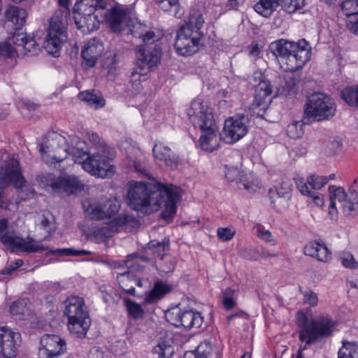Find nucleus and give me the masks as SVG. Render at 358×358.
Here are the masks:
<instances>
[{
    "instance_id": "1",
    "label": "nucleus",
    "mask_w": 358,
    "mask_h": 358,
    "mask_svg": "<svg viewBox=\"0 0 358 358\" xmlns=\"http://www.w3.org/2000/svg\"><path fill=\"white\" fill-rule=\"evenodd\" d=\"M179 188L172 184L163 185L155 181L145 183L131 182L127 193L128 203L130 207L141 211L150 208L155 210L164 202V209L161 213L162 219L171 221L176 213V203L180 201Z\"/></svg>"
},
{
    "instance_id": "2",
    "label": "nucleus",
    "mask_w": 358,
    "mask_h": 358,
    "mask_svg": "<svg viewBox=\"0 0 358 358\" xmlns=\"http://www.w3.org/2000/svg\"><path fill=\"white\" fill-rule=\"evenodd\" d=\"M269 48L285 71L294 72L310 59L311 48L305 39L297 43L280 39L272 42Z\"/></svg>"
},
{
    "instance_id": "3",
    "label": "nucleus",
    "mask_w": 358,
    "mask_h": 358,
    "mask_svg": "<svg viewBox=\"0 0 358 358\" xmlns=\"http://www.w3.org/2000/svg\"><path fill=\"white\" fill-rule=\"evenodd\" d=\"M299 337L306 345H312L317 341L330 336L336 322L328 315H321L315 319L309 320L301 313L299 315Z\"/></svg>"
},
{
    "instance_id": "4",
    "label": "nucleus",
    "mask_w": 358,
    "mask_h": 358,
    "mask_svg": "<svg viewBox=\"0 0 358 358\" xmlns=\"http://www.w3.org/2000/svg\"><path fill=\"white\" fill-rule=\"evenodd\" d=\"M111 151L106 145H101L97 149L90 148L85 158L78 163L91 175L102 178L108 177L113 173V168L110 164Z\"/></svg>"
},
{
    "instance_id": "5",
    "label": "nucleus",
    "mask_w": 358,
    "mask_h": 358,
    "mask_svg": "<svg viewBox=\"0 0 358 358\" xmlns=\"http://www.w3.org/2000/svg\"><path fill=\"white\" fill-rule=\"evenodd\" d=\"M150 261V259L147 257L139 256L136 254H132L127 257L124 263L128 268V271L117 275L119 285L125 293L134 296L135 286L143 287L149 284L147 280L141 279L134 273L142 271L144 268V265L142 263H147Z\"/></svg>"
},
{
    "instance_id": "6",
    "label": "nucleus",
    "mask_w": 358,
    "mask_h": 358,
    "mask_svg": "<svg viewBox=\"0 0 358 358\" xmlns=\"http://www.w3.org/2000/svg\"><path fill=\"white\" fill-rule=\"evenodd\" d=\"M336 105L326 94L317 92L310 95L304 109V123L322 121L333 117L336 113Z\"/></svg>"
},
{
    "instance_id": "7",
    "label": "nucleus",
    "mask_w": 358,
    "mask_h": 358,
    "mask_svg": "<svg viewBox=\"0 0 358 358\" xmlns=\"http://www.w3.org/2000/svg\"><path fill=\"white\" fill-rule=\"evenodd\" d=\"M136 67L131 72V83L140 80L141 76L158 65L161 61V48L157 44L145 43L136 50Z\"/></svg>"
},
{
    "instance_id": "8",
    "label": "nucleus",
    "mask_w": 358,
    "mask_h": 358,
    "mask_svg": "<svg viewBox=\"0 0 358 358\" xmlns=\"http://www.w3.org/2000/svg\"><path fill=\"white\" fill-rule=\"evenodd\" d=\"M67 15L63 13H55L50 20V26L44 43L47 52L57 57L62 43L66 41Z\"/></svg>"
},
{
    "instance_id": "9",
    "label": "nucleus",
    "mask_w": 358,
    "mask_h": 358,
    "mask_svg": "<svg viewBox=\"0 0 358 358\" xmlns=\"http://www.w3.org/2000/svg\"><path fill=\"white\" fill-rule=\"evenodd\" d=\"M330 203L338 202L346 216L358 215V177L349 187L348 194L342 187H329Z\"/></svg>"
},
{
    "instance_id": "10",
    "label": "nucleus",
    "mask_w": 358,
    "mask_h": 358,
    "mask_svg": "<svg viewBox=\"0 0 358 358\" xmlns=\"http://www.w3.org/2000/svg\"><path fill=\"white\" fill-rule=\"evenodd\" d=\"M187 115L193 126L200 130H213L217 127L213 109L201 99L197 98L191 103Z\"/></svg>"
},
{
    "instance_id": "11",
    "label": "nucleus",
    "mask_w": 358,
    "mask_h": 358,
    "mask_svg": "<svg viewBox=\"0 0 358 358\" xmlns=\"http://www.w3.org/2000/svg\"><path fill=\"white\" fill-rule=\"evenodd\" d=\"M248 117L244 114H238L227 119L224 122L221 138L229 144L236 143L242 138L248 131Z\"/></svg>"
},
{
    "instance_id": "12",
    "label": "nucleus",
    "mask_w": 358,
    "mask_h": 358,
    "mask_svg": "<svg viewBox=\"0 0 358 358\" xmlns=\"http://www.w3.org/2000/svg\"><path fill=\"white\" fill-rule=\"evenodd\" d=\"M201 36V32H192L190 29L180 27L175 40L176 52L182 56L196 53L199 50Z\"/></svg>"
},
{
    "instance_id": "13",
    "label": "nucleus",
    "mask_w": 358,
    "mask_h": 358,
    "mask_svg": "<svg viewBox=\"0 0 358 358\" xmlns=\"http://www.w3.org/2000/svg\"><path fill=\"white\" fill-rule=\"evenodd\" d=\"M83 206L87 215L97 220L110 218L120 209L118 201L110 199L85 201Z\"/></svg>"
},
{
    "instance_id": "14",
    "label": "nucleus",
    "mask_w": 358,
    "mask_h": 358,
    "mask_svg": "<svg viewBox=\"0 0 358 358\" xmlns=\"http://www.w3.org/2000/svg\"><path fill=\"white\" fill-rule=\"evenodd\" d=\"M167 321L176 327L185 329L199 328L203 324V318L200 313L192 310H181L174 308L166 313Z\"/></svg>"
},
{
    "instance_id": "15",
    "label": "nucleus",
    "mask_w": 358,
    "mask_h": 358,
    "mask_svg": "<svg viewBox=\"0 0 358 358\" xmlns=\"http://www.w3.org/2000/svg\"><path fill=\"white\" fill-rule=\"evenodd\" d=\"M0 241L11 252L21 250L26 252H35L45 249L40 242L32 238L26 241L18 236L14 231H6L1 236Z\"/></svg>"
},
{
    "instance_id": "16",
    "label": "nucleus",
    "mask_w": 358,
    "mask_h": 358,
    "mask_svg": "<svg viewBox=\"0 0 358 358\" xmlns=\"http://www.w3.org/2000/svg\"><path fill=\"white\" fill-rule=\"evenodd\" d=\"M66 351L65 340L57 335L45 334L41 339L38 358H59Z\"/></svg>"
},
{
    "instance_id": "17",
    "label": "nucleus",
    "mask_w": 358,
    "mask_h": 358,
    "mask_svg": "<svg viewBox=\"0 0 358 358\" xmlns=\"http://www.w3.org/2000/svg\"><path fill=\"white\" fill-rule=\"evenodd\" d=\"M21 345V335L7 327H0V358H15Z\"/></svg>"
},
{
    "instance_id": "18",
    "label": "nucleus",
    "mask_w": 358,
    "mask_h": 358,
    "mask_svg": "<svg viewBox=\"0 0 358 358\" xmlns=\"http://www.w3.org/2000/svg\"><path fill=\"white\" fill-rule=\"evenodd\" d=\"M105 19L113 32L120 33L129 26L130 10L124 5H115L106 11Z\"/></svg>"
},
{
    "instance_id": "19",
    "label": "nucleus",
    "mask_w": 358,
    "mask_h": 358,
    "mask_svg": "<svg viewBox=\"0 0 358 358\" xmlns=\"http://www.w3.org/2000/svg\"><path fill=\"white\" fill-rule=\"evenodd\" d=\"M48 185L55 193L64 192L67 194H76L84 189V183L75 176H65L55 178L50 176Z\"/></svg>"
},
{
    "instance_id": "20",
    "label": "nucleus",
    "mask_w": 358,
    "mask_h": 358,
    "mask_svg": "<svg viewBox=\"0 0 358 358\" xmlns=\"http://www.w3.org/2000/svg\"><path fill=\"white\" fill-rule=\"evenodd\" d=\"M67 139L59 134L52 132L48 134L44 141L40 145V151L42 153L48 154L50 157L57 162H62L66 158L65 156H57L55 152H63L65 154V147Z\"/></svg>"
},
{
    "instance_id": "21",
    "label": "nucleus",
    "mask_w": 358,
    "mask_h": 358,
    "mask_svg": "<svg viewBox=\"0 0 358 358\" xmlns=\"http://www.w3.org/2000/svg\"><path fill=\"white\" fill-rule=\"evenodd\" d=\"M225 177L229 182H236L239 185L238 188L247 190L249 192L256 191L259 182L252 173H244L236 167L226 168Z\"/></svg>"
},
{
    "instance_id": "22",
    "label": "nucleus",
    "mask_w": 358,
    "mask_h": 358,
    "mask_svg": "<svg viewBox=\"0 0 358 358\" xmlns=\"http://www.w3.org/2000/svg\"><path fill=\"white\" fill-rule=\"evenodd\" d=\"M155 159L159 166H166L171 169L177 167L178 157L171 150L162 143H156L152 149Z\"/></svg>"
},
{
    "instance_id": "23",
    "label": "nucleus",
    "mask_w": 358,
    "mask_h": 358,
    "mask_svg": "<svg viewBox=\"0 0 358 358\" xmlns=\"http://www.w3.org/2000/svg\"><path fill=\"white\" fill-rule=\"evenodd\" d=\"M340 8L346 17V27L348 30L358 35V0H344Z\"/></svg>"
},
{
    "instance_id": "24",
    "label": "nucleus",
    "mask_w": 358,
    "mask_h": 358,
    "mask_svg": "<svg viewBox=\"0 0 358 358\" xmlns=\"http://www.w3.org/2000/svg\"><path fill=\"white\" fill-rule=\"evenodd\" d=\"M74 20L77 28L83 34H90L97 30L100 26L98 15L92 13V10L88 12H80L74 14Z\"/></svg>"
},
{
    "instance_id": "25",
    "label": "nucleus",
    "mask_w": 358,
    "mask_h": 358,
    "mask_svg": "<svg viewBox=\"0 0 358 358\" xmlns=\"http://www.w3.org/2000/svg\"><path fill=\"white\" fill-rule=\"evenodd\" d=\"M64 315L69 320L89 317L87 307L83 298L72 296L64 302Z\"/></svg>"
},
{
    "instance_id": "26",
    "label": "nucleus",
    "mask_w": 358,
    "mask_h": 358,
    "mask_svg": "<svg viewBox=\"0 0 358 358\" xmlns=\"http://www.w3.org/2000/svg\"><path fill=\"white\" fill-rule=\"evenodd\" d=\"M85 143L80 140L77 136H69L66 146L65 147V154H69L76 158V162L81 161L89 153V150H85Z\"/></svg>"
},
{
    "instance_id": "27",
    "label": "nucleus",
    "mask_w": 358,
    "mask_h": 358,
    "mask_svg": "<svg viewBox=\"0 0 358 358\" xmlns=\"http://www.w3.org/2000/svg\"><path fill=\"white\" fill-rule=\"evenodd\" d=\"M103 50L101 44L96 42L95 40L90 41L82 50L81 55L85 64L90 66H95L98 57Z\"/></svg>"
},
{
    "instance_id": "28",
    "label": "nucleus",
    "mask_w": 358,
    "mask_h": 358,
    "mask_svg": "<svg viewBox=\"0 0 358 358\" xmlns=\"http://www.w3.org/2000/svg\"><path fill=\"white\" fill-rule=\"evenodd\" d=\"M203 132L199 138V145L203 150L213 152L219 147L220 140L217 135V127L213 130L208 129L201 130Z\"/></svg>"
},
{
    "instance_id": "29",
    "label": "nucleus",
    "mask_w": 358,
    "mask_h": 358,
    "mask_svg": "<svg viewBox=\"0 0 358 358\" xmlns=\"http://www.w3.org/2000/svg\"><path fill=\"white\" fill-rule=\"evenodd\" d=\"M296 187L299 191L308 198V202H313L316 206L322 207L324 204V199L322 194L317 191H313L306 186L303 178H298L296 180Z\"/></svg>"
},
{
    "instance_id": "30",
    "label": "nucleus",
    "mask_w": 358,
    "mask_h": 358,
    "mask_svg": "<svg viewBox=\"0 0 358 358\" xmlns=\"http://www.w3.org/2000/svg\"><path fill=\"white\" fill-rule=\"evenodd\" d=\"M91 324L90 317L69 320L68 328L72 334L78 338L86 336Z\"/></svg>"
},
{
    "instance_id": "31",
    "label": "nucleus",
    "mask_w": 358,
    "mask_h": 358,
    "mask_svg": "<svg viewBox=\"0 0 358 358\" xmlns=\"http://www.w3.org/2000/svg\"><path fill=\"white\" fill-rule=\"evenodd\" d=\"M27 17L26 10L18 6H10L5 13L6 20L13 23L18 29L24 24Z\"/></svg>"
},
{
    "instance_id": "32",
    "label": "nucleus",
    "mask_w": 358,
    "mask_h": 358,
    "mask_svg": "<svg viewBox=\"0 0 358 358\" xmlns=\"http://www.w3.org/2000/svg\"><path fill=\"white\" fill-rule=\"evenodd\" d=\"M130 31L134 37L141 38L145 43H153L157 40V36L154 31H150L146 25L139 22L133 24Z\"/></svg>"
},
{
    "instance_id": "33",
    "label": "nucleus",
    "mask_w": 358,
    "mask_h": 358,
    "mask_svg": "<svg viewBox=\"0 0 358 358\" xmlns=\"http://www.w3.org/2000/svg\"><path fill=\"white\" fill-rule=\"evenodd\" d=\"M255 91L254 104L257 107H260L265 102L266 99L271 94L272 89L269 82L264 80L257 83Z\"/></svg>"
},
{
    "instance_id": "34",
    "label": "nucleus",
    "mask_w": 358,
    "mask_h": 358,
    "mask_svg": "<svg viewBox=\"0 0 358 358\" xmlns=\"http://www.w3.org/2000/svg\"><path fill=\"white\" fill-rule=\"evenodd\" d=\"M282 0H260L254 6L255 10L263 17H269L281 4Z\"/></svg>"
},
{
    "instance_id": "35",
    "label": "nucleus",
    "mask_w": 358,
    "mask_h": 358,
    "mask_svg": "<svg viewBox=\"0 0 358 358\" xmlns=\"http://www.w3.org/2000/svg\"><path fill=\"white\" fill-rule=\"evenodd\" d=\"M200 358H221L220 349L213 345L209 341L201 342L196 348Z\"/></svg>"
},
{
    "instance_id": "36",
    "label": "nucleus",
    "mask_w": 358,
    "mask_h": 358,
    "mask_svg": "<svg viewBox=\"0 0 358 358\" xmlns=\"http://www.w3.org/2000/svg\"><path fill=\"white\" fill-rule=\"evenodd\" d=\"M203 23L204 20L200 11L192 10L189 13L187 22L181 27L190 29L192 32H201Z\"/></svg>"
},
{
    "instance_id": "37",
    "label": "nucleus",
    "mask_w": 358,
    "mask_h": 358,
    "mask_svg": "<svg viewBox=\"0 0 358 358\" xmlns=\"http://www.w3.org/2000/svg\"><path fill=\"white\" fill-rule=\"evenodd\" d=\"M78 98L95 109L101 108L105 105V100L101 96L90 92V91L80 92Z\"/></svg>"
},
{
    "instance_id": "38",
    "label": "nucleus",
    "mask_w": 358,
    "mask_h": 358,
    "mask_svg": "<svg viewBox=\"0 0 358 358\" xmlns=\"http://www.w3.org/2000/svg\"><path fill=\"white\" fill-rule=\"evenodd\" d=\"M125 155L129 161V166L134 167L138 172L145 173V171L141 168L138 163V157L141 155V151L138 148L127 145V147L125 148Z\"/></svg>"
},
{
    "instance_id": "39",
    "label": "nucleus",
    "mask_w": 358,
    "mask_h": 358,
    "mask_svg": "<svg viewBox=\"0 0 358 358\" xmlns=\"http://www.w3.org/2000/svg\"><path fill=\"white\" fill-rule=\"evenodd\" d=\"M338 358H358V343L343 341V345L338 352Z\"/></svg>"
},
{
    "instance_id": "40",
    "label": "nucleus",
    "mask_w": 358,
    "mask_h": 358,
    "mask_svg": "<svg viewBox=\"0 0 358 358\" xmlns=\"http://www.w3.org/2000/svg\"><path fill=\"white\" fill-rule=\"evenodd\" d=\"M159 8L164 12L169 13L176 17H180L182 13H180L179 0H154Z\"/></svg>"
},
{
    "instance_id": "41",
    "label": "nucleus",
    "mask_w": 358,
    "mask_h": 358,
    "mask_svg": "<svg viewBox=\"0 0 358 358\" xmlns=\"http://www.w3.org/2000/svg\"><path fill=\"white\" fill-rule=\"evenodd\" d=\"M176 264V258L169 255L160 257L156 260L157 269L164 273L173 272L175 269Z\"/></svg>"
},
{
    "instance_id": "42",
    "label": "nucleus",
    "mask_w": 358,
    "mask_h": 358,
    "mask_svg": "<svg viewBox=\"0 0 358 358\" xmlns=\"http://www.w3.org/2000/svg\"><path fill=\"white\" fill-rule=\"evenodd\" d=\"M341 96L349 106L358 107V85L346 87L341 91Z\"/></svg>"
},
{
    "instance_id": "43",
    "label": "nucleus",
    "mask_w": 358,
    "mask_h": 358,
    "mask_svg": "<svg viewBox=\"0 0 358 358\" xmlns=\"http://www.w3.org/2000/svg\"><path fill=\"white\" fill-rule=\"evenodd\" d=\"M28 304L29 300L27 299H22L14 301L10 307V312L12 315L22 319V317L29 313Z\"/></svg>"
},
{
    "instance_id": "44",
    "label": "nucleus",
    "mask_w": 358,
    "mask_h": 358,
    "mask_svg": "<svg viewBox=\"0 0 358 358\" xmlns=\"http://www.w3.org/2000/svg\"><path fill=\"white\" fill-rule=\"evenodd\" d=\"M292 190V185L288 181H283L280 186L271 189L268 191L269 196L271 199L272 203L275 201V198L286 197L289 194Z\"/></svg>"
},
{
    "instance_id": "45",
    "label": "nucleus",
    "mask_w": 358,
    "mask_h": 358,
    "mask_svg": "<svg viewBox=\"0 0 358 358\" xmlns=\"http://www.w3.org/2000/svg\"><path fill=\"white\" fill-rule=\"evenodd\" d=\"M171 289V287L163 282H157L150 294L148 295L149 301H154L169 293Z\"/></svg>"
},
{
    "instance_id": "46",
    "label": "nucleus",
    "mask_w": 358,
    "mask_h": 358,
    "mask_svg": "<svg viewBox=\"0 0 358 358\" xmlns=\"http://www.w3.org/2000/svg\"><path fill=\"white\" fill-rule=\"evenodd\" d=\"M306 186L313 191L320 189L328 182L327 176H318V175H310L306 180H305Z\"/></svg>"
},
{
    "instance_id": "47",
    "label": "nucleus",
    "mask_w": 358,
    "mask_h": 358,
    "mask_svg": "<svg viewBox=\"0 0 358 358\" xmlns=\"http://www.w3.org/2000/svg\"><path fill=\"white\" fill-rule=\"evenodd\" d=\"M169 340H161L155 346L153 352L157 354L159 357H169L173 353V348Z\"/></svg>"
},
{
    "instance_id": "48",
    "label": "nucleus",
    "mask_w": 358,
    "mask_h": 358,
    "mask_svg": "<svg viewBox=\"0 0 358 358\" xmlns=\"http://www.w3.org/2000/svg\"><path fill=\"white\" fill-rule=\"evenodd\" d=\"M299 80L294 76H287L284 79L283 84H282L281 94L285 96L292 95L295 94L298 90Z\"/></svg>"
},
{
    "instance_id": "49",
    "label": "nucleus",
    "mask_w": 358,
    "mask_h": 358,
    "mask_svg": "<svg viewBox=\"0 0 358 358\" xmlns=\"http://www.w3.org/2000/svg\"><path fill=\"white\" fill-rule=\"evenodd\" d=\"M169 241L164 239L162 241H158L157 240H152L148 243V250H151L152 253L157 254V257L166 255L165 251L169 249Z\"/></svg>"
},
{
    "instance_id": "50",
    "label": "nucleus",
    "mask_w": 358,
    "mask_h": 358,
    "mask_svg": "<svg viewBox=\"0 0 358 358\" xmlns=\"http://www.w3.org/2000/svg\"><path fill=\"white\" fill-rule=\"evenodd\" d=\"M124 303L129 314L134 319H140L143 316L144 311L140 304L129 299H124Z\"/></svg>"
},
{
    "instance_id": "51",
    "label": "nucleus",
    "mask_w": 358,
    "mask_h": 358,
    "mask_svg": "<svg viewBox=\"0 0 358 358\" xmlns=\"http://www.w3.org/2000/svg\"><path fill=\"white\" fill-rule=\"evenodd\" d=\"M40 225L48 234H51L55 232L57 229L55 217L50 213L43 214L41 216Z\"/></svg>"
},
{
    "instance_id": "52",
    "label": "nucleus",
    "mask_w": 358,
    "mask_h": 358,
    "mask_svg": "<svg viewBox=\"0 0 358 358\" xmlns=\"http://www.w3.org/2000/svg\"><path fill=\"white\" fill-rule=\"evenodd\" d=\"M41 51L39 45L36 42L33 37L28 38L24 45L22 48L20 54L27 56L36 55Z\"/></svg>"
},
{
    "instance_id": "53",
    "label": "nucleus",
    "mask_w": 358,
    "mask_h": 358,
    "mask_svg": "<svg viewBox=\"0 0 358 358\" xmlns=\"http://www.w3.org/2000/svg\"><path fill=\"white\" fill-rule=\"evenodd\" d=\"M101 2V0H78L76 6L80 12H88L92 8V13H95L96 8L99 6Z\"/></svg>"
},
{
    "instance_id": "54",
    "label": "nucleus",
    "mask_w": 358,
    "mask_h": 358,
    "mask_svg": "<svg viewBox=\"0 0 358 358\" xmlns=\"http://www.w3.org/2000/svg\"><path fill=\"white\" fill-rule=\"evenodd\" d=\"M280 5L285 12L292 13L304 6L305 0H282Z\"/></svg>"
},
{
    "instance_id": "55",
    "label": "nucleus",
    "mask_w": 358,
    "mask_h": 358,
    "mask_svg": "<svg viewBox=\"0 0 358 358\" xmlns=\"http://www.w3.org/2000/svg\"><path fill=\"white\" fill-rule=\"evenodd\" d=\"M287 134L292 138H300L303 134V124L299 121H294L287 127Z\"/></svg>"
},
{
    "instance_id": "56",
    "label": "nucleus",
    "mask_w": 358,
    "mask_h": 358,
    "mask_svg": "<svg viewBox=\"0 0 358 358\" xmlns=\"http://www.w3.org/2000/svg\"><path fill=\"white\" fill-rule=\"evenodd\" d=\"M8 39L10 40V43L15 45L14 48L16 49L19 54L22 50V48L27 42L28 37L27 34L24 32H15Z\"/></svg>"
},
{
    "instance_id": "57",
    "label": "nucleus",
    "mask_w": 358,
    "mask_h": 358,
    "mask_svg": "<svg viewBox=\"0 0 358 358\" xmlns=\"http://www.w3.org/2000/svg\"><path fill=\"white\" fill-rule=\"evenodd\" d=\"M51 254L59 255L60 256H82L91 254L88 250H77L73 248H62L52 250Z\"/></svg>"
},
{
    "instance_id": "58",
    "label": "nucleus",
    "mask_w": 358,
    "mask_h": 358,
    "mask_svg": "<svg viewBox=\"0 0 358 358\" xmlns=\"http://www.w3.org/2000/svg\"><path fill=\"white\" fill-rule=\"evenodd\" d=\"M12 43H10L8 39V42L3 43L0 44V56L4 57H13L16 55H18L16 49L12 46Z\"/></svg>"
},
{
    "instance_id": "59",
    "label": "nucleus",
    "mask_w": 358,
    "mask_h": 358,
    "mask_svg": "<svg viewBox=\"0 0 358 358\" xmlns=\"http://www.w3.org/2000/svg\"><path fill=\"white\" fill-rule=\"evenodd\" d=\"M331 258V252L327 247L324 244L320 243L316 259L320 262H327L329 261Z\"/></svg>"
},
{
    "instance_id": "60",
    "label": "nucleus",
    "mask_w": 358,
    "mask_h": 358,
    "mask_svg": "<svg viewBox=\"0 0 358 358\" xmlns=\"http://www.w3.org/2000/svg\"><path fill=\"white\" fill-rule=\"evenodd\" d=\"M217 235L221 241H228L233 238L235 231L228 227H220L217 229Z\"/></svg>"
},
{
    "instance_id": "61",
    "label": "nucleus",
    "mask_w": 358,
    "mask_h": 358,
    "mask_svg": "<svg viewBox=\"0 0 358 358\" xmlns=\"http://www.w3.org/2000/svg\"><path fill=\"white\" fill-rule=\"evenodd\" d=\"M303 295V302L311 306H316L318 303L317 295L310 289L302 292Z\"/></svg>"
},
{
    "instance_id": "62",
    "label": "nucleus",
    "mask_w": 358,
    "mask_h": 358,
    "mask_svg": "<svg viewBox=\"0 0 358 358\" xmlns=\"http://www.w3.org/2000/svg\"><path fill=\"white\" fill-rule=\"evenodd\" d=\"M257 236L262 240L267 243H272L273 245L275 244V241L270 231L265 229L263 227H259L257 231Z\"/></svg>"
},
{
    "instance_id": "63",
    "label": "nucleus",
    "mask_w": 358,
    "mask_h": 358,
    "mask_svg": "<svg viewBox=\"0 0 358 358\" xmlns=\"http://www.w3.org/2000/svg\"><path fill=\"white\" fill-rule=\"evenodd\" d=\"M320 243L312 242L307 244L303 248V252L306 255L316 258Z\"/></svg>"
},
{
    "instance_id": "64",
    "label": "nucleus",
    "mask_w": 358,
    "mask_h": 358,
    "mask_svg": "<svg viewBox=\"0 0 358 358\" xmlns=\"http://www.w3.org/2000/svg\"><path fill=\"white\" fill-rule=\"evenodd\" d=\"M342 264L349 268H358V263L355 260L354 257L350 254L345 255L341 257Z\"/></svg>"
}]
</instances>
